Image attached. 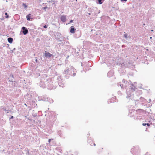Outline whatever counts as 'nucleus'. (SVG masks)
Here are the masks:
<instances>
[{
	"instance_id": "obj_18",
	"label": "nucleus",
	"mask_w": 155,
	"mask_h": 155,
	"mask_svg": "<svg viewBox=\"0 0 155 155\" xmlns=\"http://www.w3.org/2000/svg\"><path fill=\"white\" fill-rule=\"evenodd\" d=\"M124 37H125L126 38V37H127V35H124Z\"/></svg>"
},
{
	"instance_id": "obj_16",
	"label": "nucleus",
	"mask_w": 155,
	"mask_h": 155,
	"mask_svg": "<svg viewBox=\"0 0 155 155\" xmlns=\"http://www.w3.org/2000/svg\"><path fill=\"white\" fill-rule=\"evenodd\" d=\"M73 20H71L70 21V23H71L73 21Z\"/></svg>"
},
{
	"instance_id": "obj_11",
	"label": "nucleus",
	"mask_w": 155,
	"mask_h": 155,
	"mask_svg": "<svg viewBox=\"0 0 155 155\" xmlns=\"http://www.w3.org/2000/svg\"><path fill=\"white\" fill-rule=\"evenodd\" d=\"M142 125L143 126H145L146 125V124H145V123H143L142 124Z\"/></svg>"
},
{
	"instance_id": "obj_4",
	"label": "nucleus",
	"mask_w": 155,
	"mask_h": 155,
	"mask_svg": "<svg viewBox=\"0 0 155 155\" xmlns=\"http://www.w3.org/2000/svg\"><path fill=\"white\" fill-rule=\"evenodd\" d=\"M13 38H8V41L10 43H12L13 41Z\"/></svg>"
},
{
	"instance_id": "obj_26",
	"label": "nucleus",
	"mask_w": 155,
	"mask_h": 155,
	"mask_svg": "<svg viewBox=\"0 0 155 155\" xmlns=\"http://www.w3.org/2000/svg\"><path fill=\"white\" fill-rule=\"evenodd\" d=\"M89 14L90 15V13H89Z\"/></svg>"
},
{
	"instance_id": "obj_17",
	"label": "nucleus",
	"mask_w": 155,
	"mask_h": 155,
	"mask_svg": "<svg viewBox=\"0 0 155 155\" xmlns=\"http://www.w3.org/2000/svg\"><path fill=\"white\" fill-rule=\"evenodd\" d=\"M51 139H49V140H48V142H49V143H50V141H51Z\"/></svg>"
},
{
	"instance_id": "obj_22",
	"label": "nucleus",
	"mask_w": 155,
	"mask_h": 155,
	"mask_svg": "<svg viewBox=\"0 0 155 155\" xmlns=\"http://www.w3.org/2000/svg\"><path fill=\"white\" fill-rule=\"evenodd\" d=\"M153 31V30H151V31Z\"/></svg>"
},
{
	"instance_id": "obj_21",
	"label": "nucleus",
	"mask_w": 155,
	"mask_h": 155,
	"mask_svg": "<svg viewBox=\"0 0 155 155\" xmlns=\"http://www.w3.org/2000/svg\"><path fill=\"white\" fill-rule=\"evenodd\" d=\"M93 144H94V146H95L96 144H95L94 143H93Z\"/></svg>"
},
{
	"instance_id": "obj_14",
	"label": "nucleus",
	"mask_w": 155,
	"mask_h": 155,
	"mask_svg": "<svg viewBox=\"0 0 155 155\" xmlns=\"http://www.w3.org/2000/svg\"><path fill=\"white\" fill-rule=\"evenodd\" d=\"M47 8V7H44L43 8V9H45H45H46Z\"/></svg>"
},
{
	"instance_id": "obj_10",
	"label": "nucleus",
	"mask_w": 155,
	"mask_h": 155,
	"mask_svg": "<svg viewBox=\"0 0 155 155\" xmlns=\"http://www.w3.org/2000/svg\"><path fill=\"white\" fill-rule=\"evenodd\" d=\"M22 29H23V31L25 30V29H25V27H22Z\"/></svg>"
},
{
	"instance_id": "obj_1",
	"label": "nucleus",
	"mask_w": 155,
	"mask_h": 155,
	"mask_svg": "<svg viewBox=\"0 0 155 155\" xmlns=\"http://www.w3.org/2000/svg\"><path fill=\"white\" fill-rule=\"evenodd\" d=\"M45 56L46 57L51 58L52 57L53 55L50 53L47 52L46 51H45Z\"/></svg>"
},
{
	"instance_id": "obj_9",
	"label": "nucleus",
	"mask_w": 155,
	"mask_h": 155,
	"mask_svg": "<svg viewBox=\"0 0 155 155\" xmlns=\"http://www.w3.org/2000/svg\"><path fill=\"white\" fill-rule=\"evenodd\" d=\"M5 15H6V16L5 17V18H8V14L7 13H5Z\"/></svg>"
},
{
	"instance_id": "obj_6",
	"label": "nucleus",
	"mask_w": 155,
	"mask_h": 155,
	"mask_svg": "<svg viewBox=\"0 0 155 155\" xmlns=\"http://www.w3.org/2000/svg\"><path fill=\"white\" fill-rule=\"evenodd\" d=\"M31 15V14H29L26 16V18L29 21L30 20V17Z\"/></svg>"
},
{
	"instance_id": "obj_5",
	"label": "nucleus",
	"mask_w": 155,
	"mask_h": 155,
	"mask_svg": "<svg viewBox=\"0 0 155 155\" xmlns=\"http://www.w3.org/2000/svg\"><path fill=\"white\" fill-rule=\"evenodd\" d=\"M28 33V30L27 29H25V30L23 31V33L25 35H26Z\"/></svg>"
},
{
	"instance_id": "obj_12",
	"label": "nucleus",
	"mask_w": 155,
	"mask_h": 155,
	"mask_svg": "<svg viewBox=\"0 0 155 155\" xmlns=\"http://www.w3.org/2000/svg\"><path fill=\"white\" fill-rule=\"evenodd\" d=\"M146 125L148 126H150V124H149V123H147V124H146Z\"/></svg>"
},
{
	"instance_id": "obj_25",
	"label": "nucleus",
	"mask_w": 155,
	"mask_h": 155,
	"mask_svg": "<svg viewBox=\"0 0 155 155\" xmlns=\"http://www.w3.org/2000/svg\"><path fill=\"white\" fill-rule=\"evenodd\" d=\"M25 104V105H26V106L27 105H26V104Z\"/></svg>"
},
{
	"instance_id": "obj_27",
	"label": "nucleus",
	"mask_w": 155,
	"mask_h": 155,
	"mask_svg": "<svg viewBox=\"0 0 155 155\" xmlns=\"http://www.w3.org/2000/svg\"><path fill=\"white\" fill-rule=\"evenodd\" d=\"M36 61H37V60H36Z\"/></svg>"
},
{
	"instance_id": "obj_7",
	"label": "nucleus",
	"mask_w": 155,
	"mask_h": 155,
	"mask_svg": "<svg viewBox=\"0 0 155 155\" xmlns=\"http://www.w3.org/2000/svg\"><path fill=\"white\" fill-rule=\"evenodd\" d=\"M22 5L25 8H26L27 7V6L24 3H23Z\"/></svg>"
},
{
	"instance_id": "obj_2",
	"label": "nucleus",
	"mask_w": 155,
	"mask_h": 155,
	"mask_svg": "<svg viewBox=\"0 0 155 155\" xmlns=\"http://www.w3.org/2000/svg\"><path fill=\"white\" fill-rule=\"evenodd\" d=\"M61 20L64 22L66 21V17L65 15H62L61 17Z\"/></svg>"
},
{
	"instance_id": "obj_19",
	"label": "nucleus",
	"mask_w": 155,
	"mask_h": 155,
	"mask_svg": "<svg viewBox=\"0 0 155 155\" xmlns=\"http://www.w3.org/2000/svg\"><path fill=\"white\" fill-rule=\"evenodd\" d=\"M121 1H126L127 0H121Z\"/></svg>"
},
{
	"instance_id": "obj_13",
	"label": "nucleus",
	"mask_w": 155,
	"mask_h": 155,
	"mask_svg": "<svg viewBox=\"0 0 155 155\" xmlns=\"http://www.w3.org/2000/svg\"><path fill=\"white\" fill-rule=\"evenodd\" d=\"M13 118V116H12L11 117H10L9 119H12Z\"/></svg>"
},
{
	"instance_id": "obj_23",
	"label": "nucleus",
	"mask_w": 155,
	"mask_h": 155,
	"mask_svg": "<svg viewBox=\"0 0 155 155\" xmlns=\"http://www.w3.org/2000/svg\"><path fill=\"white\" fill-rule=\"evenodd\" d=\"M150 39H151V38H152V37H150Z\"/></svg>"
},
{
	"instance_id": "obj_3",
	"label": "nucleus",
	"mask_w": 155,
	"mask_h": 155,
	"mask_svg": "<svg viewBox=\"0 0 155 155\" xmlns=\"http://www.w3.org/2000/svg\"><path fill=\"white\" fill-rule=\"evenodd\" d=\"M71 29L70 31V32L71 33H75L74 31L76 30V29H75L74 28V27L73 26H72L71 27Z\"/></svg>"
},
{
	"instance_id": "obj_8",
	"label": "nucleus",
	"mask_w": 155,
	"mask_h": 155,
	"mask_svg": "<svg viewBox=\"0 0 155 155\" xmlns=\"http://www.w3.org/2000/svg\"><path fill=\"white\" fill-rule=\"evenodd\" d=\"M98 1L99 4H101L102 3V2L101 1V0H98Z\"/></svg>"
},
{
	"instance_id": "obj_20",
	"label": "nucleus",
	"mask_w": 155,
	"mask_h": 155,
	"mask_svg": "<svg viewBox=\"0 0 155 155\" xmlns=\"http://www.w3.org/2000/svg\"><path fill=\"white\" fill-rule=\"evenodd\" d=\"M89 142H92V140H90Z\"/></svg>"
},
{
	"instance_id": "obj_15",
	"label": "nucleus",
	"mask_w": 155,
	"mask_h": 155,
	"mask_svg": "<svg viewBox=\"0 0 155 155\" xmlns=\"http://www.w3.org/2000/svg\"><path fill=\"white\" fill-rule=\"evenodd\" d=\"M47 26H46V25H44V28H47Z\"/></svg>"
},
{
	"instance_id": "obj_24",
	"label": "nucleus",
	"mask_w": 155,
	"mask_h": 155,
	"mask_svg": "<svg viewBox=\"0 0 155 155\" xmlns=\"http://www.w3.org/2000/svg\"><path fill=\"white\" fill-rule=\"evenodd\" d=\"M90 145L92 146V145L91 144H90Z\"/></svg>"
}]
</instances>
